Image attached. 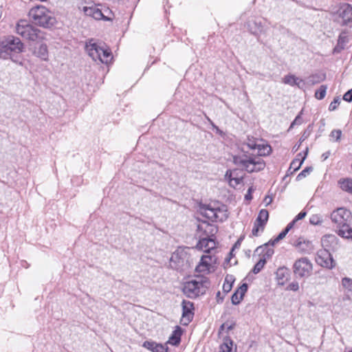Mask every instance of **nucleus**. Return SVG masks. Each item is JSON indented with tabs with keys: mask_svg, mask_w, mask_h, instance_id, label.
<instances>
[{
	"mask_svg": "<svg viewBox=\"0 0 352 352\" xmlns=\"http://www.w3.org/2000/svg\"><path fill=\"white\" fill-rule=\"evenodd\" d=\"M255 150H257V154L244 151L233 156L234 164L250 173L263 170L265 167V162L261 157L270 154L271 146L258 140Z\"/></svg>",
	"mask_w": 352,
	"mask_h": 352,
	"instance_id": "f257e3e1",
	"label": "nucleus"
},
{
	"mask_svg": "<svg viewBox=\"0 0 352 352\" xmlns=\"http://www.w3.org/2000/svg\"><path fill=\"white\" fill-rule=\"evenodd\" d=\"M331 219L336 225L339 236L352 239V228L349 225V222L351 219V213L349 210L339 208L333 210L331 214Z\"/></svg>",
	"mask_w": 352,
	"mask_h": 352,
	"instance_id": "f03ea898",
	"label": "nucleus"
},
{
	"mask_svg": "<svg viewBox=\"0 0 352 352\" xmlns=\"http://www.w3.org/2000/svg\"><path fill=\"white\" fill-rule=\"evenodd\" d=\"M29 16L34 24L43 28H50L56 23L51 12L43 6L32 8L29 11Z\"/></svg>",
	"mask_w": 352,
	"mask_h": 352,
	"instance_id": "7ed1b4c3",
	"label": "nucleus"
},
{
	"mask_svg": "<svg viewBox=\"0 0 352 352\" xmlns=\"http://www.w3.org/2000/svg\"><path fill=\"white\" fill-rule=\"evenodd\" d=\"M89 56L94 60L107 64L111 59V53L104 45L97 43L95 39L89 40L85 45Z\"/></svg>",
	"mask_w": 352,
	"mask_h": 352,
	"instance_id": "20e7f679",
	"label": "nucleus"
},
{
	"mask_svg": "<svg viewBox=\"0 0 352 352\" xmlns=\"http://www.w3.org/2000/svg\"><path fill=\"white\" fill-rule=\"evenodd\" d=\"M190 250L189 248H178L170 258V267L177 271L188 270L191 262Z\"/></svg>",
	"mask_w": 352,
	"mask_h": 352,
	"instance_id": "39448f33",
	"label": "nucleus"
},
{
	"mask_svg": "<svg viewBox=\"0 0 352 352\" xmlns=\"http://www.w3.org/2000/svg\"><path fill=\"white\" fill-rule=\"evenodd\" d=\"M200 213L212 221H223L228 218L225 206L218 203H210L203 205L199 208Z\"/></svg>",
	"mask_w": 352,
	"mask_h": 352,
	"instance_id": "423d86ee",
	"label": "nucleus"
},
{
	"mask_svg": "<svg viewBox=\"0 0 352 352\" xmlns=\"http://www.w3.org/2000/svg\"><path fill=\"white\" fill-rule=\"evenodd\" d=\"M208 281L201 277L186 281L183 287V292L188 298H195L206 293Z\"/></svg>",
	"mask_w": 352,
	"mask_h": 352,
	"instance_id": "0eeeda50",
	"label": "nucleus"
},
{
	"mask_svg": "<svg viewBox=\"0 0 352 352\" xmlns=\"http://www.w3.org/2000/svg\"><path fill=\"white\" fill-rule=\"evenodd\" d=\"M16 32L23 38L32 41H40L45 39V32L34 28L25 20H21L16 26Z\"/></svg>",
	"mask_w": 352,
	"mask_h": 352,
	"instance_id": "6e6552de",
	"label": "nucleus"
},
{
	"mask_svg": "<svg viewBox=\"0 0 352 352\" xmlns=\"http://www.w3.org/2000/svg\"><path fill=\"white\" fill-rule=\"evenodd\" d=\"M2 47L4 48L3 52L7 54L8 58L10 56V53H21L23 50V43L20 38L10 35L1 39Z\"/></svg>",
	"mask_w": 352,
	"mask_h": 352,
	"instance_id": "1a4fd4ad",
	"label": "nucleus"
},
{
	"mask_svg": "<svg viewBox=\"0 0 352 352\" xmlns=\"http://www.w3.org/2000/svg\"><path fill=\"white\" fill-rule=\"evenodd\" d=\"M293 270L296 277L307 278L311 274L313 265L309 258L302 257L294 262Z\"/></svg>",
	"mask_w": 352,
	"mask_h": 352,
	"instance_id": "9d476101",
	"label": "nucleus"
},
{
	"mask_svg": "<svg viewBox=\"0 0 352 352\" xmlns=\"http://www.w3.org/2000/svg\"><path fill=\"white\" fill-rule=\"evenodd\" d=\"M290 243L302 254H310L314 250L313 243L304 236L292 238Z\"/></svg>",
	"mask_w": 352,
	"mask_h": 352,
	"instance_id": "9b49d317",
	"label": "nucleus"
},
{
	"mask_svg": "<svg viewBox=\"0 0 352 352\" xmlns=\"http://www.w3.org/2000/svg\"><path fill=\"white\" fill-rule=\"evenodd\" d=\"M317 263L323 267L332 269L335 267V261L328 250H321L318 252L316 258Z\"/></svg>",
	"mask_w": 352,
	"mask_h": 352,
	"instance_id": "f8f14e48",
	"label": "nucleus"
},
{
	"mask_svg": "<svg viewBox=\"0 0 352 352\" xmlns=\"http://www.w3.org/2000/svg\"><path fill=\"white\" fill-rule=\"evenodd\" d=\"M216 260V257L211 254L203 255L199 265L196 267V271L203 274L209 273Z\"/></svg>",
	"mask_w": 352,
	"mask_h": 352,
	"instance_id": "ddd939ff",
	"label": "nucleus"
},
{
	"mask_svg": "<svg viewBox=\"0 0 352 352\" xmlns=\"http://www.w3.org/2000/svg\"><path fill=\"white\" fill-rule=\"evenodd\" d=\"M194 305L189 300L182 301V317L181 322L183 324L187 325L192 320L194 316Z\"/></svg>",
	"mask_w": 352,
	"mask_h": 352,
	"instance_id": "4468645a",
	"label": "nucleus"
},
{
	"mask_svg": "<svg viewBox=\"0 0 352 352\" xmlns=\"http://www.w3.org/2000/svg\"><path fill=\"white\" fill-rule=\"evenodd\" d=\"M208 234H206V236L199 239L196 245V248L204 251L206 253H210L211 250L216 248V242L214 240L209 237Z\"/></svg>",
	"mask_w": 352,
	"mask_h": 352,
	"instance_id": "2eb2a0df",
	"label": "nucleus"
},
{
	"mask_svg": "<svg viewBox=\"0 0 352 352\" xmlns=\"http://www.w3.org/2000/svg\"><path fill=\"white\" fill-rule=\"evenodd\" d=\"M239 170L236 169L227 170L226 176L228 177L229 184L233 188H236L240 185L243 179V175H239Z\"/></svg>",
	"mask_w": 352,
	"mask_h": 352,
	"instance_id": "dca6fc26",
	"label": "nucleus"
},
{
	"mask_svg": "<svg viewBox=\"0 0 352 352\" xmlns=\"http://www.w3.org/2000/svg\"><path fill=\"white\" fill-rule=\"evenodd\" d=\"M142 346L152 352H168L167 343L162 344L153 341H145Z\"/></svg>",
	"mask_w": 352,
	"mask_h": 352,
	"instance_id": "f3484780",
	"label": "nucleus"
},
{
	"mask_svg": "<svg viewBox=\"0 0 352 352\" xmlns=\"http://www.w3.org/2000/svg\"><path fill=\"white\" fill-rule=\"evenodd\" d=\"M283 82L285 84L290 85L292 86L296 85L300 89H303L305 86V82L296 77L294 75H287L284 77Z\"/></svg>",
	"mask_w": 352,
	"mask_h": 352,
	"instance_id": "a211bd4d",
	"label": "nucleus"
},
{
	"mask_svg": "<svg viewBox=\"0 0 352 352\" xmlns=\"http://www.w3.org/2000/svg\"><path fill=\"white\" fill-rule=\"evenodd\" d=\"M33 54L43 60H48V50L45 43H41L38 47H35L33 50Z\"/></svg>",
	"mask_w": 352,
	"mask_h": 352,
	"instance_id": "6ab92c4d",
	"label": "nucleus"
},
{
	"mask_svg": "<svg viewBox=\"0 0 352 352\" xmlns=\"http://www.w3.org/2000/svg\"><path fill=\"white\" fill-rule=\"evenodd\" d=\"M337 243V238L333 234H327L324 236L321 239V244L324 248V250H329L333 248L334 245Z\"/></svg>",
	"mask_w": 352,
	"mask_h": 352,
	"instance_id": "aec40b11",
	"label": "nucleus"
},
{
	"mask_svg": "<svg viewBox=\"0 0 352 352\" xmlns=\"http://www.w3.org/2000/svg\"><path fill=\"white\" fill-rule=\"evenodd\" d=\"M308 153V148H306L304 155L302 153L298 154L296 158H295L291 163L289 169H293L294 171H296L300 168Z\"/></svg>",
	"mask_w": 352,
	"mask_h": 352,
	"instance_id": "412c9836",
	"label": "nucleus"
},
{
	"mask_svg": "<svg viewBox=\"0 0 352 352\" xmlns=\"http://www.w3.org/2000/svg\"><path fill=\"white\" fill-rule=\"evenodd\" d=\"M272 247V246H270L269 243H265V245L258 247L256 250V252H259L260 254H263L261 258H265L267 260L270 258L274 252V249Z\"/></svg>",
	"mask_w": 352,
	"mask_h": 352,
	"instance_id": "4be33fe9",
	"label": "nucleus"
},
{
	"mask_svg": "<svg viewBox=\"0 0 352 352\" xmlns=\"http://www.w3.org/2000/svg\"><path fill=\"white\" fill-rule=\"evenodd\" d=\"M181 336L182 329L179 327H177L170 336L167 344L168 343L174 346L178 345L181 341Z\"/></svg>",
	"mask_w": 352,
	"mask_h": 352,
	"instance_id": "5701e85b",
	"label": "nucleus"
},
{
	"mask_svg": "<svg viewBox=\"0 0 352 352\" xmlns=\"http://www.w3.org/2000/svg\"><path fill=\"white\" fill-rule=\"evenodd\" d=\"M276 278L279 285H284L289 276V271L286 267H279L276 272Z\"/></svg>",
	"mask_w": 352,
	"mask_h": 352,
	"instance_id": "b1692460",
	"label": "nucleus"
},
{
	"mask_svg": "<svg viewBox=\"0 0 352 352\" xmlns=\"http://www.w3.org/2000/svg\"><path fill=\"white\" fill-rule=\"evenodd\" d=\"M340 188L352 195V179L351 178H346L340 179L338 182Z\"/></svg>",
	"mask_w": 352,
	"mask_h": 352,
	"instance_id": "393cba45",
	"label": "nucleus"
},
{
	"mask_svg": "<svg viewBox=\"0 0 352 352\" xmlns=\"http://www.w3.org/2000/svg\"><path fill=\"white\" fill-rule=\"evenodd\" d=\"M294 227V222H290L288 223V225L286 226V228L280 232L279 234L276 236V239H274V241H272L270 245L273 246L276 243L278 242L279 241L282 240L285 237L287 234L289 232V230Z\"/></svg>",
	"mask_w": 352,
	"mask_h": 352,
	"instance_id": "a878e982",
	"label": "nucleus"
},
{
	"mask_svg": "<svg viewBox=\"0 0 352 352\" xmlns=\"http://www.w3.org/2000/svg\"><path fill=\"white\" fill-rule=\"evenodd\" d=\"M269 218V212L265 209H262L260 210L258 217L256 219V221L261 223L262 225H266Z\"/></svg>",
	"mask_w": 352,
	"mask_h": 352,
	"instance_id": "bb28decb",
	"label": "nucleus"
},
{
	"mask_svg": "<svg viewBox=\"0 0 352 352\" xmlns=\"http://www.w3.org/2000/svg\"><path fill=\"white\" fill-rule=\"evenodd\" d=\"M340 16L342 17L344 21H350L352 20V7L349 5L345 6L342 12L340 13Z\"/></svg>",
	"mask_w": 352,
	"mask_h": 352,
	"instance_id": "cd10ccee",
	"label": "nucleus"
},
{
	"mask_svg": "<svg viewBox=\"0 0 352 352\" xmlns=\"http://www.w3.org/2000/svg\"><path fill=\"white\" fill-rule=\"evenodd\" d=\"M248 27L250 31L254 34H257L259 32H261L262 30L261 23H258L255 21H249L248 23Z\"/></svg>",
	"mask_w": 352,
	"mask_h": 352,
	"instance_id": "c85d7f7f",
	"label": "nucleus"
},
{
	"mask_svg": "<svg viewBox=\"0 0 352 352\" xmlns=\"http://www.w3.org/2000/svg\"><path fill=\"white\" fill-rule=\"evenodd\" d=\"M233 342L230 339H226L220 345L219 352H232Z\"/></svg>",
	"mask_w": 352,
	"mask_h": 352,
	"instance_id": "c756f323",
	"label": "nucleus"
},
{
	"mask_svg": "<svg viewBox=\"0 0 352 352\" xmlns=\"http://www.w3.org/2000/svg\"><path fill=\"white\" fill-rule=\"evenodd\" d=\"M201 231H204L205 232H209L212 234L213 232L216 231V228L204 222L201 224H199L197 226V232L199 233Z\"/></svg>",
	"mask_w": 352,
	"mask_h": 352,
	"instance_id": "7c9ffc66",
	"label": "nucleus"
},
{
	"mask_svg": "<svg viewBox=\"0 0 352 352\" xmlns=\"http://www.w3.org/2000/svg\"><path fill=\"white\" fill-rule=\"evenodd\" d=\"M324 78H325V76L323 74L321 75V76L318 74H314V75H311V76H309L306 80H307V84L314 85V84L321 82L322 80H323L324 79Z\"/></svg>",
	"mask_w": 352,
	"mask_h": 352,
	"instance_id": "2f4dec72",
	"label": "nucleus"
},
{
	"mask_svg": "<svg viewBox=\"0 0 352 352\" xmlns=\"http://www.w3.org/2000/svg\"><path fill=\"white\" fill-rule=\"evenodd\" d=\"M341 284L342 287L347 292L352 294V279L348 277H344L342 279Z\"/></svg>",
	"mask_w": 352,
	"mask_h": 352,
	"instance_id": "473e14b6",
	"label": "nucleus"
},
{
	"mask_svg": "<svg viewBox=\"0 0 352 352\" xmlns=\"http://www.w3.org/2000/svg\"><path fill=\"white\" fill-rule=\"evenodd\" d=\"M266 263L265 258H261L259 261L255 264L254 268L252 269V272L255 274L259 273L261 270L264 267Z\"/></svg>",
	"mask_w": 352,
	"mask_h": 352,
	"instance_id": "72a5a7b5",
	"label": "nucleus"
},
{
	"mask_svg": "<svg viewBox=\"0 0 352 352\" xmlns=\"http://www.w3.org/2000/svg\"><path fill=\"white\" fill-rule=\"evenodd\" d=\"M264 228L265 226L255 221L254 227L252 230V234L254 236H257L259 233L263 232Z\"/></svg>",
	"mask_w": 352,
	"mask_h": 352,
	"instance_id": "f704fd0d",
	"label": "nucleus"
},
{
	"mask_svg": "<svg viewBox=\"0 0 352 352\" xmlns=\"http://www.w3.org/2000/svg\"><path fill=\"white\" fill-rule=\"evenodd\" d=\"M327 91V87L325 85H321L320 88L316 90L315 96L318 100H322L324 98Z\"/></svg>",
	"mask_w": 352,
	"mask_h": 352,
	"instance_id": "c9c22d12",
	"label": "nucleus"
},
{
	"mask_svg": "<svg viewBox=\"0 0 352 352\" xmlns=\"http://www.w3.org/2000/svg\"><path fill=\"white\" fill-rule=\"evenodd\" d=\"M93 18L96 20H100V19H103L104 21H110L111 20L110 18L105 16L102 14V11L100 9H98V8H96V10L94 12Z\"/></svg>",
	"mask_w": 352,
	"mask_h": 352,
	"instance_id": "e433bc0d",
	"label": "nucleus"
},
{
	"mask_svg": "<svg viewBox=\"0 0 352 352\" xmlns=\"http://www.w3.org/2000/svg\"><path fill=\"white\" fill-rule=\"evenodd\" d=\"M309 223L311 225H320L322 223L321 217L319 214H313L309 218Z\"/></svg>",
	"mask_w": 352,
	"mask_h": 352,
	"instance_id": "4c0bfd02",
	"label": "nucleus"
},
{
	"mask_svg": "<svg viewBox=\"0 0 352 352\" xmlns=\"http://www.w3.org/2000/svg\"><path fill=\"white\" fill-rule=\"evenodd\" d=\"M96 8H97L94 6L89 7L85 6L83 8V12L85 15L93 17Z\"/></svg>",
	"mask_w": 352,
	"mask_h": 352,
	"instance_id": "58836bf2",
	"label": "nucleus"
},
{
	"mask_svg": "<svg viewBox=\"0 0 352 352\" xmlns=\"http://www.w3.org/2000/svg\"><path fill=\"white\" fill-rule=\"evenodd\" d=\"M257 141H258V140L254 139V138H248L245 145H246L249 148L254 151L255 146L256 144Z\"/></svg>",
	"mask_w": 352,
	"mask_h": 352,
	"instance_id": "ea45409f",
	"label": "nucleus"
},
{
	"mask_svg": "<svg viewBox=\"0 0 352 352\" xmlns=\"http://www.w3.org/2000/svg\"><path fill=\"white\" fill-rule=\"evenodd\" d=\"M248 290V284L247 283H243L236 291V292L239 294V296H241L242 298H243V296L245 295V292Z\"/></svg>",
	"mask_w": 352,
	"mask_h": 352,
	"instance_id": "a19ab883",
	"label": "nucleus"
},
{
	"mask_svg": "<svg viewBox=\"0 0 352 352\" xmlns=\"http://www.w3.org/2000/svg\"><path fill=\"white\" fill-rule=\"evenodd\" d=\"M286 289L289 291L296 292L299 289V284L297 281H293L287 285Z\"/></svg>",
	"mask_w": 352,
	"mask_h": 352,
	"instance_id": "79ce46f5",
	"label": "nucleus"
},
{
	"mask_svg": "<svg viewBox=\"0 0 352 352\" xmlns=\"http://www.w3.org/2000/svg\"><path fill=\"white\" fill-rule=\"evenodd\" d=\"M312 170V168L311 167H307L306 168H305L302 171H301L298 175L297 176V179H300L303 177H305L307 175H308L311 171Z\"/></svg>",
	"mask_w": 352,
	"mask_h": 352,
	"instance_id": "37998d69",
	"label": "nucleus"
},
{
	"mask_svg": "<svg viewBox=\"0 0 352 352\" xmlns=\"http://www.w3.org/2000/svg\"><path fill=\"white\" fill-rule=\"evenodd\" d=\"M242 299L243 298L241 296H239V294H238L236 292L233 294L231 298L232 302L234 305H238Z\"/></svg>",
	"mask_w": 352,
	"mask_h": 352,
	"instance_id": "c03bdc74",
	"label": "nucleus"
},
{
	"mask_svg": "<svg viewBox=\"0 0 352 352\" xmlns=\"http://www.w3.org/2000/svg\"><path fill=\"white\" fill-rule=\"evenodd\" d=\"M232 284L231 282H230L228 280V277H226V282L224 283L223 285V289L225 292H229L231 289H232Z\"/></svg>",
	"mask_w": 352,
	"mask_h": 352,
	"instance_id": "a18cd8bd",
	"label": "nucleus"
},
{
	"mask_svg": "<svg viewBox=\"0 0 352 352\" xmlns=\"http://www.w3.org/2000/svg\"><path fill=\"white\" fill-rule=\"evenodd\" d=\"M307 214V212L305 211H301L300 213H298L296 217L293 219V221H292L291 222H294V226L295 225V223L298 221V220H300V219H302L303 218L305 217Z\"/></svg>",
	"mask_w": 352,
	"mask_h": 352,
	"instance_id": "49530a36",
	"label": "nucleus"
},
{
	"mask_svg": "<svg viewBox=\"0 0 352 352\" xmlns=\"http://www.w3.org/2000/svg\"><path fill=\"white\" fill-rule=\"evenodd\" d=\"M340 102V98H335L333 101L330 104L329 110H335L338 107V104H339Z\"/></svg>",
	"mask_w": 352,
	"mask_h": 352,
	"instance_id": "de8ad7c7",
	"label": "nucleus"
},
{
	"mask_svg": "<svg viewBox=\"0 0 352 352\" xmlns=\"http://www.w3.org/2000/svg\"><path fill=\"white\" fill-rule=\"evenodd\" d=\"M342 99L347 102L352 101V89L346 91L343 96Z\"/></svg>",
	"mask_w": 352,
	"mask_h": 352,
	"instance_id": "09e8293b",
	"label": "nucleus"
},
{
	"mask_svg": "<svg viewBox=\"0 0 352 352\" xmlns=\"http://www.w3.org/2000/svg\"><path fill=\"white\" fill-rule=\"evenodd\" d=\"M302 122V120L300 117V115H298L296 117L295 120L293 121V122L290 125V129L293 128L295 125H299Z\"/></svg>",
	"mask_w": 352,
	"mask_h": 352,
	"instance_id": "8fccbe9b",
	"label": "nucleus"
},
{
	"mask_svg": "<svg viewBox=\"0 0 352 352\" xmlns=\"http://www.w3.org/2000/svg\"><path fill=\"white\" fill-rule=\"evenodd\" d=\"M341 131L340 130H334L331 131V135L332 138H336V140H338L341 136Z\"/></svg>",
	"mask_w": 352,
	"mask_h": 352,
	"instance_id": "3c124183",
	"label": "nucleus"
},
{
	"mask_svg": "<svg viewBox=\"0 0 352 352\" xmlns=\"http://www.w3.org/2000/svg\"><path fill=\"white\" fill-rule=\"evenodd\" d=\"M4 48L2 47L1 39L0 40V58L8 59V55L3 52Z\"/></svg>",
	"mask_w": 352,
	"mask_h": 352,
	"instance_id": "603ef678",
	"label": "nucleus"
},
{
	"mask_svg": "<svg viewBox=\"0 0 352 352\" xmlns=\"http://www.w3.org/2000/svg\"><path fill=\"white\" fill-rule=\"evenodd\" d=\"M253 191L252 187L249 188L247 194L245 195V199L247 200H251L252 199V192Z\"/></svg>",
	"mask_w": 352,
	"mask_h": 352,
	"instance_id": "864d4df0",
	"label": "nucleus"
},
{
	"mask_svg": "<svg viewBox=\"0 0 352 352\" xmlns=\"http://www.w3.org/2000/svg\"><path fill=\"white\" fill-rule=\"evenodd\" d=\"M272 202V197L270 196H265L263 200V203L266 206H269Z\"/></svg>",
	"mask_w": 352,
	"mask_h": 352,
	"instance_id": "5fc2aeb1",
	"label": "nucleus"
},
{
	"mask_svg": "<svg viewBox=\"0 0 352 352\" xmlns=\"http://www.w3.org/2000/svg\"><path fill=\"white\" fill-rule=\"evenodd\" d=\"M212 128L216 131V132L220 135L222 134V131L217 126H215L213 123H212Z\"/></svg>",
	"mask_w": 352,
	"mask_h": 352,
	"instance_id": "6e6d98bb",
	"label": "nucleus"
},
{
	"mask_svg": "<svg viewBox=\"0 0 352 352\" xmlns=\"http://www.w3.org/2000/svg\"><path fill=\"white\" fill-rule=\"evenodd\" d=\"M225 327V324H223L221 327H220V330H223Z\"/></svg>",
	"mask_w": 352,
	"mask_h": 352,
	"instance_id": "4d7b16f0",
	"label": "nucleus"
},
{
	"mask_svg": "<svg viewBox=\"0 0 352 352\" xmlns=\"http://www.w3.org/2000/svg\"><path fill=\"white\" fill-rule=\"evenodd\" d=\"M298 147H299V146H298V147H297V146H294V148L295 149V151H297V150H298Z\"/></svg>",
	"mask_w": 352,
	"mask_h": 352,
	"instance_id": "13d9d810",
	"label": "nucleus"
},
{
	"mask_svg": "<svg viewBox=\"0 0 352 352\" xmlns=\"http://www.w3.org/2000/svg\"><path fill=\"white\" fill-rule=\"evenodd\" d=\"M298 147H299V146H298V147H297V146H294V148L295 149V151H297V150H298Z\"/></svg>",
	"mask_w": 352,
	"mask_h": 352,
	"instance_id": "bf43d9fd",
	"label": "nucleus"
},
{
	"mask_svg": "<svg viewBox=\"0 0 352 352\" xmlns=\"http://www.w3.org/2000/svg\"><path fill=\"white\" fill-rule=\"evenodd\" d=\"M303 135L305 136V138H307V134H305V133H303Z\"/></svg>",
	"mask_w": 352,
	"mask_h": 352,
	"instance_id": "052dcab7",
	"label": "nucleus"
},
{
	"mask_svg": "<svg viewBox=\"0 0 352 352\" xmlns=\"http://www.w3.org/2000/svg\"><path fill=\"white\" fill-rule=\"evenodd\" d=\"M303 135L305 136V138H307V134H305V133H303Z\"/></svg>",
	"mask_w": 352,
	"mask_h": 352,
	"instance_id": "680f3d73",
	"label": "nucleus"
},
{
	"mask_svg": "<svg viewBox=\"0 0 352 352\" xmlns=\"http://www.w3.org/2000/svg\"><path fill=\"white\" fill-rule=\"evenodd\" d=\"M303 135L305 136V138H307V134H305V133H303Z\"/></svg>",
	"mask_w": 352,
	"mask_h": 352,
	"instance_id": "e2e57ef3",
	"label": "nucleus"
}]
</instances>
